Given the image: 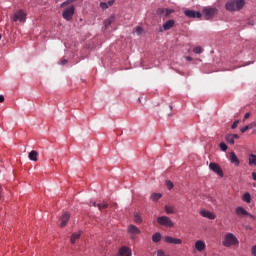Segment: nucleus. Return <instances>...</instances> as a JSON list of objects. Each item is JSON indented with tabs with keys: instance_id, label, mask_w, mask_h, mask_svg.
Listing matches in <instances>:
<instances>
[{
	"instance_id": "1",
	"label": "nucleus",
	"mask_w": 256,
	"mask_h": 256,
	"mask_svg": "<svg viewBox=\"0 0 256 256\" xmlns=\"http://www.w3.org/2000/svg\"><path fill=\"white\" fill-rule=\"evenodd\" d=\"M246 2L245 0H229L225 4L226 11H230L231 13L235 11H241L243 7H245Z\"/></svg>"
},
{
	"instance_id": "2",
	"label": "nucleus",
	"mask_w": 256,
	"mask_h": 256,
	"mask_svg": "<svg viewBox=\"0 0 256 256\" xmlns=\"http://www.w3.org/2000/svg\"><path fill=\"white\" fill-rule=\"evenodd\" d=\"M224 247H233V245H239V240L233 233H227L224 236V240L222 242Z\"/></svg>"
},
{
	"instance_id": "3",
	"label": "nucleus",
	"mask_w": 256,
	"mask_h": 256,
	"mask_svg": "<svg viewBox=\"0 0 256 256\" xmlns=\"http://www.w3.org/2000/svg\"><path fill=\"white\" fill-rule=\"evenodd\" d=\"M62 17L65 19V21H72L73 16L75 15V5L71 4L66 7H62Z\"/></svg>"
},
{
	"instance_id": "4",
	"label": "nucleus",
	"mask_w": 256,
	"mask_h": 256,
	"mask_svg": "<svg viewBox=\"0 0 256 256\" xmlns=\"http://www.w3.org/2000/svg\"><path fill=\"white\" fill-rule=\"evenodd\" d=\"M158 225H161L162 227H167L169 229L175 227V223H173V220L169 218L168 216H160L157 218Z\"/></svg>"
},
{
	"instance_id": "5",
	"label": "nucleus",
	"mask_w": 256,
	"mask_h": 256,
	"mask_svg": "<svg viewBox=\"0 0 256 256\" xmlns=\"http://www.w3.org/2000/svg\"><path fill=\"white\" fill-rule=\"evenodd\" d=\"M217 8H213V7H205L202 10V13L205 17V19L209 20V19H213L215 17V15H217Z\"/></svg>"
},
{
	"instance_id": "6",
	"label": "nucleus",
	"mask_w": 256,
	"mask_h": 256,
	"mask_svg": "<svg viewBox=\"0 0 256 256\" xmlns=\"http://www.w3.org/2000/svg\"><path fill=\"white\" fill-rule=\"evenodd\" d=\"M235 213L237 215V217H249L250 219L255 220V216H253L251 213H249L247 210H245V208H243L242 206H239L235 209Z\"/></svg>"
},
{
	"instance_id": "7",
	"label": "nucleus",
	"mask_w": 256,
	"mask_h": 256,
	"mask_svg": "<svg viewBox=\"0 0 256 256\" xmlns=\"http://www.w3.org/2000/svg\"><path fill=\"white\" fill-rule=\"evenodd\" d=\"M184 15L189 19H201V17H203L201 12L195 10H185Z\"/></svg>"
},
{
	"instance_id": "8",
	"label": "nucleus",
	"mask_w": 256,
	"mask_h": 256,
	"mask_svg": "<svg viewBox=\"0 0 256 256\" xmlns=\"http://www.w3.org/2000/svg\"><path fill=\"white\" fill-rule=\"evenodd\" d=\"M209 169L213 171V173H216L219 177H223V169H221V166L215 162H211L209 164Z\"/></svg>"
},
{
	"instance_id": "9",
	"label": "nucleus",
	"mask_w": 256,
	"mask_h": 256,
	"mask_svg": "<svg viewBox=\"0 0 256 256\" xmlns=\"http://www.w3.org/2000/svg\"><path fill=\"white\" fill-rule=\"evenodd\" d=\"M127 231L129 233V235L131 236V239H135L136 235H141V230L133 224H130L128 226Z\"/></svg>"
},
{
	"instance_id": "10",
	"label": "nucleus",
	"mask_w": 256,
	"mask_h": 256,
	"mask_svg": "<svg viewBox=\"0 0 256 256\" xmlns=\"http://www.w3.org/2000/svg\"><path fill=\"white\" fill-rule=\"evenodd\" d=\"M133 255V252L131 251V248L127 246H122L119 248L118 253L116 256H131Z\"/></svg>"
},
{
	"instance_id": "11",
	"label": "nucleus",
	"mask_w": 256,
	"mask_h": 256,
	"mask_svg": "<svg viewBox=\"0 0 256 256\" xmlns=\"http://www.w3.org/2000/svg\"><path fill=\"white\" fill-rule=\"evenodd\" d=\"M175 27V20H168L166 21L162 27H160V33H163L164 31H169V29H173Z\"/></svg>"
},
{
	"instance_id": "12",
	"label": "nucleus",
	"mask_w": 256,
	"mask_h": 256,
	"mask_svg": "<svg viewBox=\"0 0 256 256\" xmlns=\"http://www.w3.org/2000/svg\"><path fill=\"white\" fill-rule=\"evenodd\" d=\"M164 241L165 243H169L170 245H181V243H183V240L179 238H173L171 236H165Z\"/></svg>"
},
{
	"instance_id": "13",
	"label": "nucleus",
	"mask_w": 256,
	"mask_h": 256,
	"mask_svg": "<svg viewBox=\"0 0 256 256\" xmlns=\"http://www.w3.org/2000/svg\"><path fill=\"white\" fill-rule=\"evenodd\" d=\"M207 248V245L205 244L204 241L202 240H197L195 242V249L198 250L200 253L205 251V249Z\"/></svg>"
},
{
	"instance_id": "14",
	"label": "nucleus",
	"mask_w": 256,
	"mask_h": 256,
	"mask_svg": "<svg viewBox=\"0 0 256 256\" xmlns=\"http://www.w3.org/2000/svg\"><path fill=\"white\" fill-rule=\"evenodd\" d=\"M26 17H25V12H23V10H19L15 15L13 20L14 21H20L21 23H23V21H25Z\"/></svg>"
},
{
	"instance_id": "15",
	"label": "nucleus",
	"mask_w": 256,
	"mask_h": 256,
	"mask_svg": "<svg viewBox=\"0 0 256 256\" xmlns=\"http://www.w3.org/2000/svg\"><path fill=\"white\" fill-rule=\"evenodd\" d=\"M200 215L202 217H205L206 219H216L217 216H215V214H213L211 211H208V210H202L200 211Z\"/></svg>"
},
{
	"instance_id": "16",
	"label": "nucleus",
	"mask_w": 256,
	"mask_h": 256,
	"mask_svg": "<svg viewBox=\"0 0 256 256\" xmlns=\"http://www.w3.org/2000/svg\"><path fill=\"white\" fill-rule=\"evenodd\" d=\"M70 217H71V216L69 215V213L65 212V213L61 216V218H60V220H61L60 227H66L67 223H69Z\"/></svg>"
},
{
	"instance_id": "17",
	"label": "nucleus",
	"mask_w": 256,
	"mask_h": 256,
	"mask_svg": "<svg viewBox=\"0 0 256 256\" xmlns=\"http://www.w3.org/2000/svg\"><path fill=\"white\" fill-rule=\"evenodd\" d=\"M230 163H232L233 165H236V167H239L240 161L237 155L235 154V152L230 153Z\"/></svg>"
},
{
	"instance_id": "18",
	"label": "nucleus",
	"mask_w": 256,
	"mask_h": 256,
	"mask_svg": "<svg viewBox=\"0 0 256 256\" xmlns=\"http://www.w3.org/2000/svg\"><path fill=\"white\" fill-rule=\"evenodd\" d=\"M115 21V16H110L106 20H104V27L103 29H109L111 27V24Z\"/></svg>"
},
{
	"instance_id": "19",
	"label": "nucleus",
	"mask_w": 256,
	"mask_h": 256,
	"mask_svg": "<svg viewBox=\"0 0 256 256\" xmlns=\"http://www.w3.org/2000/svg\"><path fill=\"white\" fill-rule=\"evenodd\" d=\"M37 157H39V153L35 150H32L28 155V158L30 159V161H38Z\"/></svg>"
},
{
	"instance_id": "20",
	"label": "nucleus",
	"mask_w": 256,
	"mask_h": 256,
	"mask_svg": "<svg viewBox=\"0 0 256 256\" xmlns=\"http://www.w3.org/2000/svg\"><path fill=\"white\" fill-rule=\"evenodd\" d=\"M81 238V232L73 233L70 238V243L75 244L78 239Z\"/></svg>"
},
{
	"instance_id": "21",
	"label": "nucleus",
	"mask_w": 256,
	"mask_h": 256,
	"mask_svg": "<svg viewBox=\"0 0 256 256\" xmlns=\"http://www.w3.org/2000/svg\"><path fill=\"white\" fill-rule=\"evenodd\" d=\"M242 201H244V203H251V194L249 192L244 193Z\"/></svg>"
},
{
	"instance_id": "22",
	"label": "nucleus",
	"mask_w": 256,
	"mask_h": 256,
	"mask_svg": "<svg viewBox=\"0 0 256 256\" xmlns=\"http://www.w3.org/2000/svg\"><path fill=\"white\" fill-rule=\"evenodd\" d=\"M226 141L227 143H230V145H235V139L233 138V134H227Z\"/></svg>"
},
{
	"instance_id": "23",
	"label": "nucleus",
	"mask_w": 256,
	"mask_h": 256,
	"mask_svg": "<svg viewBox=\"0 0 256 256\" xmlns=\"http://www.w3.org/2000/svg\"><path fill=\"white\" fill-rule=\"evenodd\" d=\"M161 197H163V195H161V193H152V195H151L152 201H159L161 199Z\"/></svg>"
},
{
	"instance_id": "24",
	"label": "nucleus",
	"mask_w": 256,
	"mask_h": 256,
	"mask_svg": "<svg viewBox=\"0 0 256 256\" xmlns=\"http://www.w3.org/2000/svg\"><path fill=\"white\" fill-rule=\"evenodd\" d=\"M165 211L168 215H173V213H175V208L172 206H165Z\"/></svg>"
},
{
	"instance_id": "25",
	"label": "nucleus",
	"mask_w": 256,
	"mask_h": 256,
	"mask_svg": "<svg viewBox=\"0 0 256 256\" xmlns=\"http://www.w3.org/2000/svg\"><path fill=\"white\" fill-rule=\"evenodd\" d=\"M152 241L154 243H159V241H161V234L160 233H155L153 236H152Z\"/></svg>"
},
{
	"instance_id": "26",
	"label": "nucleus",
	"mask_w": 256,
	"mask_h": 256,
	"mask_svg": "<svg viewBox=\"0 0 256 256\" xmlns=\"http://www.w3.org/2000/svg\"><path fill=\"white\" fill-rule=\"evenodd\" d=\"M97 207L99 211H103V209H107V207H109V204L107 202L98 203Z\"/></svg>"
},
{
	"instance_id": "27",
	"label": "nucleus",
	"mask_w": 256,
	"mask_h": 256,
	"mask_svg": "<svg viewBox=\"0 0 256 256\" xmlns=\"http://www.w3.org/2000/svg\"><path fill=\"white\" fill-rule=\"evenodd\" d=\"M134 222L137 223L138 225H141V223H143V219L141 218L140 215L136 213L134 214Z\"/></svg>"
},
{
	"instance_id": "28",
	"label": "nucleus",
	"mask_w": 256,
	"mask_h": 256,
	"mask_svg": "<svg viewBox=\"0 0 256 256\" xmlns=\"http://www.w3.org/2000/svg\"><path fill=\"white\" fill-rule=\"evenodd\" d=\"M249 165H256V155L254 154L249 155Z\"/></svg>"
},
{
	"instance_id": "29",
	"label": "nucleus",
	"mask_w": 256,
	"mask_h": 256,
	"mask_svg": "<svg viewBox=\"0 0 256 256\" xmlns=\"http://www.w3.org/2000/svg\"><path fill=\"white\" fill-rule=\"evenodd\" d=\"M193 52L196 53V55H201V53H203V48L197 46L193 49Z\"/></svg>"
},
{
	"instance_id": "30",
	"label": "nucleus",
	"mask_w": 256,
	"mask_h": 256,
	"mask_svg": "<svg viewBox=\"0 0 256 256\" xmlns=\"http://www.w3.org/2000/svg\"><path fill=\"white\" fill-rule=\"evenodd\" d=\"M77 0H67L64 3L61 4L60 7H68V5H72L71 3H75Z\"/></svg>"
},
{
	"instance_id": "31",
	"label": "nucleus",
	"mask_w": 256,
	"mask_h": 256,
	"mask_svg": "<svg viewBox=\"0 0 256 256\" xmlns=\"http://www.w3.org/2000/svg\"><path fill=\"white\" fill-rule=\"evenodd\" d=\"M165 185L169 191H171V189H173L174 187L173 182H171V180H166Z\"/></svg>"
},
{
	"instance_id": "32",
	"label": "nucleus",
	"mask_w": 256,
	"mask_h": 256,
	"mask_svg": "<svg viewBox=\"0 0 256 256\" xmlns=\"http://www.w3.org/2000/svg\"><path fill=\"white\" fill-rule=\"evenodd\" d=\"M219 148L221 149V151H227L228 147L227 144H225L224 142L219 144Z\"/></svg>"
},
{
	"instance_id": "33",
	"label": "nucleus",
	"mask_w": 256,
	"mask_h": 256,
	"mask_svg": "<svg viewBox=\"0 0 256 256\" xmlns=\"http://www.w3.org/2000/svg\"><path fill=\"white\" fill-rule=\"evenodd\" d=\"M135 33H137V35H141L143 33V27L137 26L135 28Z\"/></svg>"
},
{
	"instance_id": "34",
	"label": "nucleus",
	"mask_w": 256,
	"mask_h": 256,
	"mask_svg": "<svg viewBox=\"0 0 256 256\" xmlns=\"http://www.w3.org/2000/svg\"><path fill=\"white\" fill-rule=\"evenodd\" d=\"M100 7H101V9H109V4H107V2H101L100 3Z\"/></svg>"
},
{
	"instance_id": "35",
	"label": "nucleus",
	"mask_w": 256,
	"mask_h": 256,
	"mask_svg": "<svg viewBox=\"0 0 256 256\" xmlns=\"http://www.w3.org/2000/svg\"><path fill=\"white\" fill-rule=\"evenodd\" d=\"M156 13L157 15H165V8H158Z\"/></svg>"
},
{
	"instance_id": "36",
	"label": "nucleus",
	"mask_w": 256,
	"mask_h": 256,
	"mask_svg": "<svg viewBox=\"0 0 256 256\" xmlns=\"http://www.w3.org/2000/svg\"><path fill=\"white\" fill-rule=\"evenodd\" d=\"M173 12H174L173 10L165 8L164 15L165 17H169V15H171V13Z\"/></svg>"
},
{
	"instance_id": "37",
	"label": "nucleus",
	"mask_w": 256,
	"mask_h": 256,
	"mask_svg": "<svg viewBox=\"0 0 256 256\" xmlns=\"http://www.w3.org/2000/svg\"><path fill=\"white\" fill-rule=\"evenodd\" d=\"M249 129H251V126L247 125L243 128L240 129L241 133H246V131H249Z\"/></svg>"
},
{
	"instance_id": "38",
	"label": "nucleus",
	"mask_w": 256,
	"mask_h": 256,
	"mask_svg": "<svg viewBox=\"0 0 256 256\" xmlns=\"http://www.w3.org/2000/svg\"><path fill=\"white\" fill-rule=\"evenodd\" d=\"M238 125H239V120H236V121L232 124L231 128H232V129H237Z\"/></svg>"
},
{
	"instance_id": "39",
	"label": "nucleus",
	"mask_w": 256,
	"mask_h": 256,
	"mask_svg": "<svg viewBox=\"0 0 256 256\" xmlns=\"http://www.w3.org/2000/svg\"><path fill=\"white\" fill-rule=\"evenodd\" d=\"M108 7H113L115 0H109L108 2H106Z\"/></svg>"
},
{
	"instance_id": "40",
	"label": "nucleus",
	"mask_w": 256,
	"mask_h": 256,
	"mask_svg": "<svg viewBox=\"0 0 256 256\" xmlns=\"http://www.w3.org/2000/svg\"><path fill=\"white\" fill-rule=\"evenodd\" d=\"M252 256H256V245L251 249Z\"/></svg>"
},
{
	"instance_id": "41",
	"label": "nucleus",
	"mask_w": 256,
	"mask_h": 256,
	"mask_svg": "<svg viewBox=\"0 0 256 256\" xmlns=\"http://www.w3.org/2000/svg\"><path fill=\"white\" fill-rule=\"evenodd\" d=\"M185 59L186 61H193V58L191 56H186Z\"/></svg>"
},
{
	"instance_id": "42",
	"label": "nucleus",
	"mask_w": 256,
	"mask_h": 256,
	"mask_svg": "<svg viewBox=\"0 0 256 256\" xmlns=\"http://www.w3.org/2000/svg\"><path fill=\"white\" fill-rule=\"evenodd\" d=\"M61 65H67V59H63V60L61 61Z\"/></svg>"
},
{
	"instance_id": "43",
	"label": "nucleus",
	"mask_w": 256,
	"mask_h": 256,
	"mask_svg": "<svg viewBox=\"0 0 256 256\" xmlns=\"http://www.w3.org/2000/svg\"><path fill=\"white\" fill-rule=\"evenodd\" d=\"M5 101V97L3 95H0V103H3Z\"/></svg>"
},
{
	"instance_id": "44",
	"label": "nucleus",
	"mask_w": 256,
	"mask_h": 256,
	"mask_svg": "<svg viewBox=\"0 0 256 256\" xmlns=\"http://www.w3.org/2000/svg\"><path fill=\"white\" fill-rule=\"evenodd\" d=\"M232 137H233V139H239V135H237V134H232Z\"/></svg>"
},
{
	"instance_id": "45",
	"label": "nucleus",
	"mask_w": 256,
	"mask_h": 256,
	"mask_svg": "<svg viewBox=\"0 0 256 256\" xmlns=\"http://www.w3.org/2000/svg\"><path fill=\"white\" fill-rule=\"evenodd\" d=\"M252 179H253L254 181H256V173H255V172L252 173Z\"/></svg>"
},
{
	"instance_id": "46",
	"label": "nucleus",
	"mask_w": 256,
	"mask_h": 256,
	"mask_svg": "<svg viewBox=\"0 0 256 256\" xmlns=\"http://www.w3.org/2000/svg\"><path fill=\"white\" fill-rule=\"evenodd\" d=\"M250 115H251V114L246 113L245 116H244V119H249Z\"/></svg>"
},
{
	"instance_id": "47",
	"label": "nucleus",
	"mask_w": 256,
	"mask_h": 256,
	"mask_svg": "<svg viewBox=\"0 0 256 256\" xmlns=\"http://www.w3.org/2000/svg\"><path fill=\"white\" fill-rule=\"evenodd\" d=\"M98 205L97 202H93V207H97Z\"/></svg>"
},
{
	"instance_id": "48",
	"label": "nucleus",
	"mask_w": 256,
	"mask_h": 256,
	"mask_svg": "<svg viewBox=\"0 0 256 256\" xmlns=\"http://www.w3.org/2000/svg\"><path fill=\"white\" fill-rule=\"evenodd\" d=\"M1 191H3V189H2L1 186H0V193H1Z\"/></svg>"
},
{
	"instance_id": "49",
	"label": "nucleus",
	"mask_w": 256,
	"mask_h": 256,
	"mask_svg": "<svg viewBox=\"0 0 256 256\" xmlns=\"http://www.w3.org/2000/svg\"><path fill=\"white\" fill-rule=\"evenodd\" d=\"M170 109H173V106H170Z\"/></svg>"
},
{
	"instance_id": "50",
	"label": "nucleus",
	"mask_w": 256,
	"mask_h": 256,
	"mask_svg": "<svg viewBox=\"0 0 256 256\" xmlns=\"http://www.w3.org/2000/svg\"><path fill=\"white\" fill-rule=\"evenodd\" d=\"M1 37H2V36H1V34H0V40H1Z\"/></svg>"
}]
</instances>
